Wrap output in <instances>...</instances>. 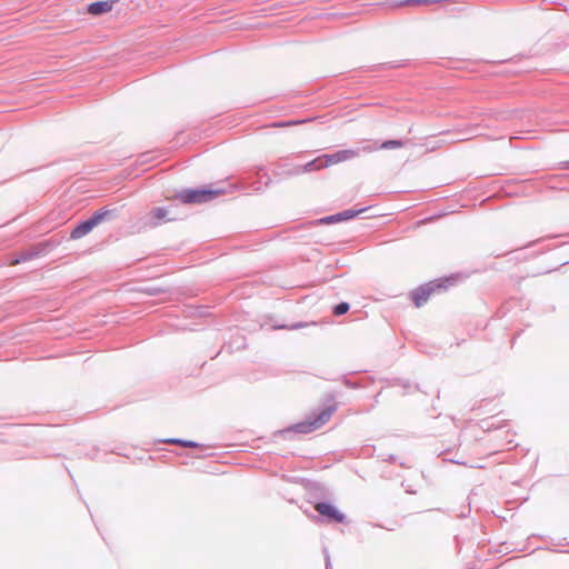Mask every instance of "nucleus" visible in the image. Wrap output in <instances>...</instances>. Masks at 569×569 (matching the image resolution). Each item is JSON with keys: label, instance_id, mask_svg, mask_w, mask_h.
<instances>
[{"label": "nucleus", "instance_id": "nucleus-1", "mask_svg": "<svg viewBox=\"0 0 569 569\" xmlns=\"http://www.w3.org/2000/svg\"><path fill=\"white\" fill-rule=\"evenodd\" d=\"M450 284L449 279H438L435 281L427 282L417 289H415L410 297L417 308L422 307L429 298L435 293L446 291Z\"/></svg>", "mask_w": 569, "mask_h": 569}, {"label": "nucleus", "instance_id": "nucleus-2", "mask_svg": "<svg viewBox=\"0 0 569 569\" xmlns=\"http://www.w3.org/2000/svg\"><path fill=\"white\" fill-rule=\"evenodd\" d=\"M221 194L220 190L213 189H199V190H186L180 192L177 198L182 203H202L214 199Z\"/></svg>", "mask_w": 569, "mask_h": 569}, {"label": "nucleus", "instance_id": "nucleus-3", "mask_svg": "<svg viewBox=\"0 0 569 569\" xmlns=\"http://www.w3.org/2000/svg\"><path fill=\"white\" fill-rule=\"evenodd\" d=\"M332 412H333V408H326V409L321 410L316 416V418H313V419L309 418L306 421L298 423L296 426V429L299 432H303V433L315 431V430L321 428L323 425H326L330 420Z\"/></svg>", "mask_w": 569, "mask_h": 569}, {"label": "nucleus", "instance_id": "nucleus-4", "mask_svg": "<svg viewBox=\"0 0 569 569\" xmlns=\"http://www.w3.org/2000/svg\"><path fill=\"white\" fill-rule=\"evenodd\" d=\"M103 218V213L97 212L87 221L78 224L70 233V238L73 240L81 239L88 234L96 226L100 223Z\"/></svg>", "mask_w": 569, "mask_h": 569}, {"label": "nucleus", "instance_id": "nucleus-5", "mask_svg": "<svg viewBox=\"0 0 569 569\" xmlns=\"http://www.w3.org/2000/svg\"><path fill=\"white\" fill-rule=\"evenodd\" d=\"M315 509L326 517L328 522L342 523L346 520V516L331 503L318 502L315 505Z\"/></svg>", "mask_w": 569, "mask_h": 569}, {"label": "nucleus", "instance_id": "nucleus-6", "mask_svg": "<svg viewBox=\"0 0 569 569\" xmlns=\"http://www.w3.org/2000/svg\"><path fill=\"white\" fill-rule=\"evenodd\" d=\"M327 168L338 164L340 162L352 160L358 156L357 151L352 149L340 150L331 154H323Z\"/></svg>", "mask_w": 569, "mask_h": 569}, {"label": "nucleus", "instance_id": "nucleus-7", "mask_svg": "<svg viewBox=\"0 0 569 569\" xmlns=\"http://www.w3.org/2000/svg\"><path fill=\"white\" fill-rule=\"evenodd\" d=\"M112 9V4L109 1H98L89 4L88 12L93 16L109 12Z\"/></svg>", "mask_w": 569, "mask_h": 569}, {"label": "nucleus", "instance_id": "nucleus-8", "mask_svg": "<svg viewBox=\"0 0 569 569\" xmlns=\"http://www.w3.org/2000/svg\"><path fill=\"white\" fill-rule=\"evenodd\" d=\"M323 159H325V156H320V157L313 159L312 161H309L308 163H306L305 170L306 171H315V170H320V169L327 168L326 161H323Z\"/></svg>", "mask_w": 569, "mask_h": 569}, {"label": "nucleus", "instance_id": "nucleus-9", "mask_svg": "<svg viewBox=\"0 0 569 569\" xmlns=\"http://www.w3.org/2000/svg\"><path fill=\"white\" fill-rule=\"evenodd\" d=\"M362 212V209L361 210H346L343 212H340L336 216H332L330 217L328 220L329 221H342V220H348V219H351L353 217H356L358 213Z\"/></svg>", "mask_w": 569, "mask_h": 569}, {"label": "nucleus", "instance_id": "nucleus-10", "mask_svg": "<svg viewBox=\"0 0 569 569\" xmlns=\"http://www.w3.org/2000/svg\"><path fill=\"white\" fill-rule=\"evenodd\" d=\"M403 147V142L401 140H387L383 141L379 149L388 150V149H400Z\"/></svg>", "mask_w": 569, "mask_h": 569}, {"label": "nucleus", "instance_id": "nucleus-11", "mask_svg": "<svg viewBox=\"0 0 569 569\" xmlns=\"http://www.w3.org/2000/svg\"><path fill=\"white\" fill-rule=\"evenodd\" d=\"M167 214V211L162 208H156L150 212L152 219H154V223L163 219Z\"/></svg>", "mask_w": 569, "mask_h": 569}, {"label": "nucleus", "instance_id": "nucleus-12", "mask_svg": "<svg viewBox=\"0 0 569 569\" xmlns=\"http://www.w3.org/2000/svg\"><path fill=\"white\" fill-rule=\"evenodd\" d=\"M348 310H349V305L347 302H341L335 307L333 315L341 316V315H345L346 312H348Z\"/></svg>", "mask_w": 569, "mask_h": 569}, {"label": "nucleus", "instance_id": "nucleus-13", "mask_svg": "<svg viewBox=\"0 0 569 569\" xmlns=\"http://www.w3.org/2000/svg\"><path fill=\"white\" fill-rule=\"evenodd\" d=\"M171 442L179 443V445H181L183 447H193V446H196V443L192 442V441L184 442V441H180V440H172Z\"/></svg>", "mask_w": 569, "mask_h": 569}, {"label": "nucleus", "instance_id": "nucleus-14", "mask_svg": "<svg viewBox=\"0 0 569 569\" xmlns=\"http://www.w3.org/2000/svg\"><path fill=\"white\" fill-rule=\"evenodd\" d=\"M302 121H297V123H301ZM290 124H296V122H288V123H277L274 124V127H286V126H290Z\"/></svg>", "mask_w": 569, "mask_h": 569}, {"label": "nucleus", "instance_id": "nucleus-15", "mask_svg": "<svg viewBox=\"0 0 569 569\" xmlns=\"http://www.w3.org/2000/svg\"><path fill=\"white\" fill-rule=\"evenodd\" d=\"M18 262H19V260H14V261L11 262V264H16Z\"/></svg>", "mask_w": 569, "mask_h": 569}]
</instances>
